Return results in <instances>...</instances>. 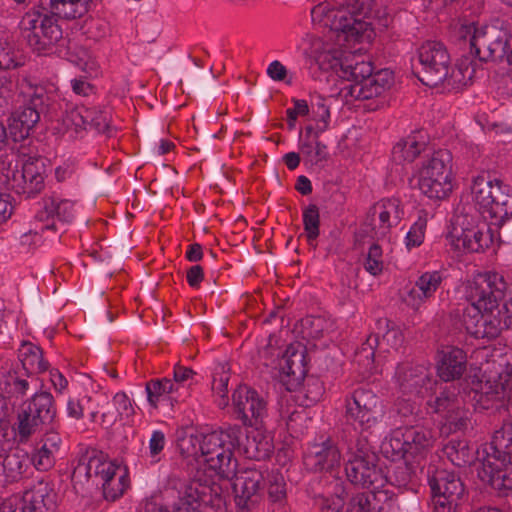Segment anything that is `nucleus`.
<instances>
[{"mask_svg":"<svg viewBox=\"0 0 512 512\" xmlns=\"http://www.w3.org/2000/svg\"><path fill=\"white\" fill-rule=\"evenodd\" d=\"M459 500V498H451L450 495L431 493L433 512H456Z\"/></svg>","mask_w":512,"mask_h":512,"instance_id":"59","label":"nucleus"},{"mask_svg":"<svg viewBox=\"0 0 512 512\" xmlns=\"http://www.w3.org/2000/svg\"><path fill=\"white\" fill-rule=\"evenodd\" d=\"M202 435H195L186 431L177 438V448L184 458L192 457L198 460L201 457Z\"/></svg>","mask_w":512,"mask_h":512,"instance_id":"43","label":"nucleus"},{"mask_svg":"<svg viewBox=\"0 0 512 512\" xmlns=\"http://www.w3.org/2000/svg\"><path fill=\"white\" fill-rule=\"evenodd\" d=\"M54 215L57 217L59 221L62 222H72L75 218V207L74 203L69 200H61L59 202H55V200H51L50 203L46 204L44 207V211L39 213V217L41 220L49 219L52 217L54 219ZM55 221L47 224L41 228L42 231L54 229Z\"/></svg>","mask_w":512,"mask_h":512,"instance_id":"34","label":"nucleus"},{"mask_svg":"<svg viewBox=\"0 0 512 512\" xmlns=\"http://www.w3.org/2000/svg\"><path fill=\"white\" fill-rule=\"evenodd\" d=\"M442 452L457 467H465L474 461V453L464 438L452 437L443 445Z\"/></svg>","mask_w":512,"mask_h":512,"instance_id":"32","label":"nucleus"},{"mask_svg":"<svg viewBox=\"0 0 512 512\" xmlns=\"http://www.w3.org/2000/svg\"><path fill=\"white\" fill-rule=\"evenodd\" d=\"M8 121L9 136L14 142L28 139L31 131L39 122L38 114L32 110L28 101L12 112Z\"/></svg>","mask_w":512,"mask_h":512,"instance_id":"22","label":"nucleus"},{"mask_svg":"<svg viewBox=\"0 0 512 512\" xmlns=\"http://www.w3.org/2000/svg\"><path fill=\"white\" fill-rule=\"evenodd\" d=\"M484 314L485 312L483 309L473 303H471V305L467 307L463 312V326L465 327L466 331L475 338H480L482 334L481 329L483 325Z\"/></svg>","mask_w":512,"mask_h":512,"instance_id":"45","label":"nucleus"},{"mask_svg":"<svg viewBox=\"0 0 512 512\" xmlns=\"http://www.w3.org/2000/svg\"><path fill=\"white\" fill-rule=\"evenodd\" d=\"M348 80L354 81V84L363 82L366 78L372 76L373 68L368 62L357 63L354 66H347L343 69Z\"/></svg>","mask_w":512,"mask_h":512,"instance_id":"57","label":"nucleus"},{"mask_svg":"<svg viewBox=\"0 0 512 512\" xmlns=\"http://www.w3.org/2000/svg\"><path fill=\"white\" fill-rule=\"evenodd\" d=\"M511 35L499 21L475 27L474 24L462 26L459 30L458 41L463 49L481 62L501 61L507 59Z\"/></svg>","mask_w":512,"mask_h":512,"instance_id":"2","label":"nucleus"},{"mask_svg":"<svg viewBox=\"0 0 512 512\" xmlns=\"http://www.w3.org/2000/svg\"><path fill=\"white\" fill-rule=\"evenodd\" d=\"M301 332L307 338L319 339L328 326V322L322 317L307 316L300 321Z\"/></svg>","mask_w":512,"mask_h":512,"instance_id":"53","label":"nucleus"},{"mask_svg":"<svg viewBox=\"0 0 512 512\" xmlns=\"http://www.w3.org/2000/svg\"><path fill=\"white\" fill-rule=\"evenodd\" d=\"M3 458V470L11 481L21 479L32 465L29 454L23 450L17 449L8 454L5 453Z\"/></svg>","mask_w":512,"mask_h":512,"instance_id":"35","label":"nucleus"},{"mask_svg":"<svg viewBox=\"0 0 512 512\" xmlns=\"http://www.w3.org/2000/svg\"><path fill=\"white\" fill-rule=\"evenodd\" d=\"M379 344L377 336L370 335L355 354V362L365 370H371L374 363V349Z\"/></svg>","mask_w":512,"mask_h":512,"instance_id":"50","label":"nucleus"},{"mask_svg":"<svg viewBox=\"0 0 512 512\" xmlns=\"http://www.w3.org/2000/svg\"><path fill=\"white\" fill-rule=\"evenodd\" d=\"M21 30L29 47L38 55L53 53L56 45L64 39L58 19L48 14H26L21 21Z\"/></svg>","mask_w":512,"mask_h":512,"instance_id":"4","label":"nucleus"},{"mask_svg":"<svg viewBox=\"0 0 512 512\" xmlns=\"http://www.w3.org/2000/svg\"><path fill=\"white\" fill-rule=\"evenodd\" d=\"M475 68L473 65V59L463 55L459 63L457 64L456 70L452 71V77L458 79L463 85H467L473 78Z\"/></svg>","mask_w":512,"mask_h":512,"instance_id":"58","label":"nucleus"},{"mask_svg":"<svg viewBox=\"0 0 512 512\" xmlns=\"http://www.w3.org/2000/svg\"><path fill=\"white\" fill-rule=\"evenodd\" d=\"M212 433H221L223 434V439H226V444H232L233 450L238 448L240 450L242 446V441H244L245 433L242 427L238 425H229L225 429H221L219 431H213Z\"/></svg>","mask_w":512,"mask_h":512,"instance_id":"61","label":"nucleus"},{"mask_svg":"<svg viewBox=\"0 0 512 512\" xmlns=\"http://www.w3.org/2000/svg\"><path fill=\"white\" fill-rule=\"evenodd\" d=\"M378 324H384L386 328L380 342L381 345L387 352L398 351L404 344V335L400 327L389 319L380 320Z\"/></svg>","mask_w":512,"mask_h":512,"instance_id":"44","label":"nucleus"},{"mask_svg":"<svg viewBox=\"0 0 512 512\" xmlns=\"http://www.w3.org/2000/svg\"><path fill=\"white\" fill-rule=\"evenodd\" d=\"M87 0H50L51 16L58 19H76L87 11Z\"/></svg>","mask_w":512,"mask_h":512,"instance_id":"36","label":"nucleus"},{"mask_svg":"<svg viewBox=\"0 0 512 512\" xmlns=\"http://www.w3.org/2000/svg\"><path fill=\"white\" fill-rule=\"evenodd\" d=\"M29 105L38 114V121L43 117L46 122H60L59 118V104L52 101L51 98L44 92H35L28 100Z\"/></svg>","mask_w":512,"mask_h":512,"instance_id":"37","label":"nucleus"},{"mask_svg":"<svg viewBox=\"0 0 512 512\" xmlns=\"http://www.w3.org/2000/svg\"><path fill=\"white\" fill-rule=\"evenodd\" d=\"M372 241L373 240L367 241L370 247L364 266L367 272L376 276L383 270L382 248L377 242Z\"/></svg>","mask_w":512,"mask_h":512,"instance_id":"56","label":"nucleus"},{"mask_svg":"<svg viewBox=\"0 0 512 512\" xmlns=\"http://www.w3.org/2000/svg\"><path fill=\"white\" fill-rule=\"evenodd\" d=\"M25 405L29 407V412L34 413L45 425L54 421L56 407L51 393L46 391L36 393L29 402L23 404V406Z\"/></svg>","mask_w":512,"mask_h":512,"instance_id":"33","label":"nucleus"},{"mask_svg":"<svg viewBox=\"0 0 512 512\" xmlns=\"http://www.w3.org/2000/svg\"><path fill=\"white\" fill-rule=\"evenodd\" d=\"M441 282L442 277L439 272H426L418 278L409 294L419 299H428L435 293Z\"/></svg>","mask_w":512,"mask_h":512,"instance_id":"42","label":"nucleus"},{"mask_svg":"<svg viewBox=\"0 0 512 512\" xmlns=\"http://www.w3.org/2000/svg\"><path fill=\"white\" fill-rule=\"evenodd\" d=\"M234 414L244 426L261 428L267 415V403L258 392L240 385L232 395Z\"/></svg>","mask_w":512,"mask_h":512,"instance_id":"10","label":"nucleus"},{"mask_svg":"<svg viewBox=\"0 0 512 512\" xmlns=\"http://www.w3.org/2000/svg\"><path fill=\"white\" fill-rule=\"evenodd\" d=\"M418 61L414 73L426 86L436 87L449 75L450 55L441 42L423 43L418 49Z\"/></svg>","mask_w":512,"mask_h":512,"instance_id":"5","label":"nucleus"},{"mask_svg":"<svg viewBox=\"0 0 512 512\" xmlns=\"http://www.w3.org/2000/svg\"><path fill=\"white\" fill-rule=\"evenodd\" d=\"M459 389L455 384L437 382V388L427 398L428 408L436 414H446L455 411L459 403Z\"/></svg>","mask_w":512,"mask_h":512,"instance_id":"26","label":"nucleus"},{"mask_svg":"<svg viewBox=\"0 0 512 512\" xmlns=\"http://www.w3.org/2000/svg\"><path fill=\"white\" fill-rule=\"evenodd\" d=\"M176 391L172 380L164 378L161 380H152L146 384L147 399L151 406L157 407L159 396L164 393H172Z\"/></svg>","mask_w":512,"mask_h":512,"instance_id":"51","label":"nucleus"},{"mask_svg":"<svg viewBox=\"0 0 512 512\" xmlns=\"http://www.w3.org/2000/svg\"><path fill=\"white\" fill-rule=\"evenodd\" d=\"M402 214L397 199H388L374 204L369 209L365 223L356 234L357 239L360 238L363 243H366V237L377 242L385 239L391 228L400 222Z\"/></svg>","mask_w":512,"mask_h":512,"instance_id":"6","label":"nucleus"},{"mask_svg":"<svg viewBox=\"0 0 512 512\" xmlns=\"http://www.w3.org/2000/svg\"><path fill=\"white\" fill-rule=\"evenodd\" d=\"M201 457L210 470L226 480H231L235 475L238 462L234 457L233 445L226 444L221 433H209L202 437Z\"/></svg>","mask_w":512,"mask_h":512,"instance_id":"8","label":"nucleus"},{"mask_svg":"<svg viewBox=\"0 0 512 512\" xmlns=\"http://www.w3.org/2000/svg\"><path fill=\"white\" fill-rule=\"evenodd\" d=\"M56 452L51 451L41 445H37L30 456L31 464L38 471H48L56 462Z\"/></svg>","mask_w":512,"mask_h":512,"instance_id":"52","label":"nucleus"},{"mask_svg":"<svg viewBox=\"0 0 512 512\" xmlns=\"http://www.w3.org/2000/svg\"><path fill=\"white\" fill-rule=\"evenodd\" d=\"M502 181L491 179L488 173L482 172L474 178L471 187L475 203L480 207L482 214L487 218V212L493 204L496 194L502 189Z\"/></svg>","mask_w":512,"mask_h":512,"instance_id":"24","label":"nucleus"},{"mask_svg":"<svg viewBox=\"0 0 512 512\" xmlns=\"http://www.w3.org/2000/svg\"><path fill=\"white\" fill-rule=\"evenodd\" d=\"M185 490L193 497L201 508L202 505L212 508H220L223 504L222 487L206 477H197L192 479L185 486Z\"/></svg>","mask_w":512,"mask_h":512,"instance_id":"21","label":"nucleus"},{"mask_svg":"<svg viewBox=\"0 0 512 512\" xmlns=\"http://www.w3.org/2000/svg\"><path fill=\"white\" fill-rule=\"evenodd\" d=\"M378 456L375 452L354 454L345 465L348 479L357 485L369 487L379 481L380 471L377 469Z\"/></svg>","mask_w":512,"mask_h":512,"instance_id":"15","label":"nucleus"},{"mask_svg":"<svg viewBox=\"0 0 512 512\" xmlns=\"http://www.w3.org/2000/svg\"><path fill=\"white\" fill-rule=\"evenodd\" d=\"M461 220L463 217L457 216L452 222V229L449 232L451 242L456 249L463 248L469 252H481L493 243V232L490 228L486 233L478 228H464V223H460Z\"/></svg>","mask_w":512,"mask_h":512,"instance_id":"16","label":"nucleus"},{"mask_svg":"<svg viewBox=\"0 0 512 512\" xmlns=\"http://www.w3.org/2000/svg\"><path fill=\"white\" fill-rule=\"evenodd\" d=\"M313 120L316 121L315 138H318L319 133L324 132L328 127V119L330 118V110L324 103H318L312 106Z\"/></svg>","mask_w":512,"mask_h":512,"instance_id":"62","label":"nucleus"},{"mask_svg":"<svg viewBox=\"0 0 512 512\" xmlns=\"http://www.w3.org/2000/svg\"><path fill=\"white\" fill-rule=\"evenodd\" d=\"M381 401L370 389L359 388L346 401L345 417L349 423L367 430L374 425L381 414Z\"/></svg>","mask_w":512,"mask_h":512,"instance_id":"9","label":"nucleus"},{"mask_svg":"<svg viewBox=\"0 0 512 512\" xmlns=\"http://www.w3.org/2000/svg\"><path fill=\"white\" fill-rule=\"evenodd\" d=\"M104 294L103 280L100 273L91 269L86 276L85 287L82 292L83 305L90 308L89 318L85 330L92 336H98L113 329L112 314L96 306L100 296Z\"/></svg>","mask_w":512,"mask_h":512,"instance_id":"7","label":"nucleus"},{"mask_svg":"<svg viewBox=\"0 0 512 512\" xmlns=\"http://www.w3.org/2000/svg\"><path fill=\"white\" fill-rule=\"evenodd\" d=\"M341 9L335 15L332 27L345 35L346 40L361 41L371 37L372 21L378 16L375 0H335Z\"/></svg>","mask_w":512,"mask_h":512,"instance_id":"3","label":"nucleus"},{"mask_svg":"<svg viewBox=\"0 0 512 512\" xmlns=\"http://www.w3.org/2000/svg\"><path fill=\"white\" fill-rule=\"evenodd\" d=\"M231 480L235 503L239 508L249 510L261 500L265 486L261 471L253 468L242 471L235 469Z\"/></svg>","mask_w":512,"mask_h":512,"instance_id":"12","label":"nucleus"},{"mask_svg":"<svg viewBox=\"0 0 512 512\" xmlns=\"http://www.w3.org/2000/svg\"><path fill=\"white\" fill-rule=\"evenodd\" d=\"M419 176L426 178L452 179V155L441 149L433 153L427 164L423 165Z\"/></svg>","mask_w":512,"mask_h":512,"instance_id":"30","label":"nucleus"},{"mask_svg":"<svg viewBox=\"0 0 512 512\" xmlns=\"http://www.w3.org/2000/svg\"><path fill=\"white\" fill-rule=\"evenodd\" d=\"M485 381L479 383L481 394L500 395L505 398L512 390V355H500L488 362Z\"/></svg>","mask_w":512,"mask_h":512,"instance_id":"13","label":"nucleus"},{"mask_svg":"<svg viewBox=\"0 0 512 512\" xmlns=\"http://www.w3.org/2000/svg\"><path fill=\"white\" fill-rule=\"evenodd\" d=\"M280 369L283 374L292 377L296 385L300 384L307 373L305 351L288 347L280 361Z\"/></svg>","mask_w":512,"mask_h":512,"instance_id":"31","label":"nucleus"},{"mask_svg":"<svg viewBox=\"0 0 512 512\" xmlns=\"http://www.w3.org/2000/svg\"><path fill=\"white\" fill-rule=\"evenodd\" d=\"M445 419L447 424L449 425L450 430L460 431L464 430L468 424V417L465 412L460 408V405L457 406L455 411H451L445 414Z\"/></svg>","mask_w":512,"mask_h":512,"instance_id":"63","label":"nucleus"},{"mask_svg":"<svg viewBox=\"0 0 512 512\" xmlns=\"http://www.w3.org/2000/svg\"><path fill=\"white\" fill-rule=\"evenodd\" d=\"M57 495L43 480L25 491L20 502L26 512H54L57 508Z\"/></svg>","mask_w":512,"mask_h":512,"instance_id":"20","label":"nucleus"},{"mask_svg":"<svg viewBox=\"0 0 512 512\" xmlns=\"http://www.w3.org/2000/svg\"><path fill=\"white\" fill-rule=\"evenodd\" d=\"M240 451L249 459L262 461L270 457L273 451L272 439L264 435L260 428L246 432L244 441L241 442Z\"/></svg>","mask_w":512,"mask_h":512,"instance_id":"28","label":"nucleus"},{"mask_svg":"<svg viewBox=\"0 0 512 512\" xmlns=\"http://www.w3.org/2000/svg\"><path fill=\"white\" fill-rule=\"evenodd\" d=\"M396 498L387 490L358 493L351 498V505L360 512H389Z\"/></svg>","mask_w":512,"mask_h":512,"instance_id":"25","label":"nucleus"},{"mask_svg":"<svg viewBox=\"0 0 512 512\" xmlns=\"http://www.w3.org/2000/svg\"><path fill=\"white\" fill-rule=\"evenodd\" d=\"M134 413L131 401L124 392L116 393L110 405L104 411L102 417L105 422L110 424L124 417L128 418Z\"/></svg>","mask_w":512,"mask_h":512,"instance_id":"39","label":"nucleus"},{"mask_svg":"<svg viewBox=\"0 0 512 512\" xmlns=\"http://www.w3.org/2000/svg\"><path fill=\"white\" fill-rule=\"evenodd\" d=\"M428 485L431 493L450 495L451 498H459L464 495L465 487L460 477L447 470H436L428 477Z\"/></svg>","mask_w":512,"mask_h":512,"instance_id":"27","label":"nucleus"},{"mask_svg":"<svg viewBox=\"0 0 512 512\" xmlns=\"http://www.w3.org/2000/svg\"><path fill=\"white\" fill-rule=\"evenodd\" d=\"M21 177L23 181L34 183V191H41L44 187V177L42 173L37 170L34 162L27 161L23 165Z\"/></svg>","mask_w":512,"mask_h":512,"instance_id":"60","label":"nucleus"},{"mask_svg":"<svg viewBox=\"0 0 512 512\" xmlns=\"http://www.w3.org/2000/svg\"><path fill=\"white\" fill-rule=\"evenodd\" d=\"M173 512H201L199 504L184 490L177 502L174 503Z\"/></svg>","mask_w":512,"mask_h":512,"instance_id":"64","label":"nucleus"},{"mask_svg":"<svg viewBox=\"0 0 512 512\" xmlns=\"http://www.w3.org/2000/svg\"><path fill=\"white\" fill-rule=\"evenodd\" d=\"M425 149V142H419L416 140L415 136H409L396 143L393 147L392 154L395 161L413 162Z\"/></svg>","mask_w":512,"mask_h":512,"instance_id":"40","label":"nucleus"},{"mask_svg":"<svg viewBox=\"0 0 512 512\" xmlns=\"http://www.w3.org/2000/svg\"><path fill=\"white\" fill-rule=\"evenodd\" d=\"M496 311L497 315L494 312H485L480 338L495 339L503 329H507L504 326L503 311Z\"/></svg>","mask_w":512,"mask_h":512,"instance_id":"47","label":"nucleus"},{"mask_svg":"<svg viewBox=\"0 0 512 512\" xmlns=\"http://www.w3.org/2000/svg\"><path fill=\"white\" fill-rule=\"evenodd\" d=\"M418 186L425 196L433 200H443L447 198L453 189L452 179H430L425 176H419Z\"/></svg>","mask_w":512,"mask_h":512,"instance_id":"38","label":"nucleus"},{"mask_svg":"<svg viewBox=\"0 0 512 512\" xmlns=\"http://www.w3.org/2000/svg\"><path fill=\"white\" fill-rule=\"evenodd\" d=\"M340 452L336 444L328 438L322 443L315 444L311 451L305 454L304 464L312 472H332L340 466Z\"/></svg>","mask_w":512,"mask_h":512,"instance_id":"19","label":"nucleus"},{"mask_svg":"<svg viewBox=\"0 0 512 512\" xmlns=\"http://www.w3.org/2000/svg\"><path fill=\"white\" fill-rule=\"evenodd\" d=\"M506 282L497 273L479 275L470 285L468 300L484 312H495L505 296Z\"/></svg>","mask_w":512,"mask_h":512,"instance_id":"11","label":"nucleus"},{"mask_svg":"<svg viewBox=\"0 0 512 512\" xmlns=\"http://www.w3.org/2000/svg\"><path fill=\"white\" fill-rule=\"evenodd\" d=\"M106 500L114 501L120 497L129 485L125 474L117 475V470H111L100 483Z\"/></svg>","mask_w":512,"mask_h":512,"instance_id":"41","label":"nucleus"},{"mask_svg":"<svg viewBox=\"0 0 512 512\" xmlns=\"http://www.w3.org/2000/svg\"><path fill=\"white\" fill-rule=\"evenodd\" d=\"M303 224L308 241L315 240L319 236L320 216L319 208L310 204L303 212Z\"/></svg>","mask_w":512,"mask_h":512,"instance_id":"54","label":"nucleus"},{"mask_svg":"<svg viewBox=\"0 0 512 512\" xmlns=\"http://www.w3.org/2000/svg\"><path fill=\"white\" fill-rule=\"evenodd\" d=\"M268 496L272 502L282 503L286 499V481L279 471H272L269 476Z\"/></svg>","mask_w":512,"mask_h":512,"instance_id":"55","label":"nucleus"},{"mask_svg":"<svg viewBox=\"0 0 512 512\" xmlns=\"http://www.w3.org/2000/svg\"><path fill=\"white\" fill-rule=\"evenodd\" d=\"M84 106H75L70 109H66L64 115L60 118V122L63 125V128L55 127L58 130V133H65L68 130H74L78 132L79 130H86L85 120L82 110Z\"/></svg>","mask_w":512,"mask_h":512,"instance_id":"46","label":"nucleus"},{"mask_svg":"<svg viewBox=\"0 0 512 512\" xmlns=\"http://www.w3.org/2000/svg\"><path fill=\"white\" fill-rule=\"evenodd\" d=\"M111 470H117V468L111 462L106 461L102 453L89 457L83 456L72 472L71 481L74 486H82L89 481L93 485L99 486Z\"/></svg>","mask_w":512,"mask_h":512,"instance_id":"18","label":"nucleus"},{"mask_svg":"<svg viewBox=\"0 0 512 512\" xmlns=\"http://www.w3.org/2000/svg\"><path fill=\"white\" fill-rule=\"evenodd\" d=\"M18 414V433L21 438H28L31 436L39 426L45 425L42 420L38 419L34 413L29 412V407L26 405Z\"/></svg>","mask_w":512,"mask_h":512,"instance_id":"49","label":"nucleus"},{"mask_svg":"<svg viewBox=\"0 0 512 512\" xmlns=\"http://www.w3.org/2000/svg\"><path fill=\"white\" fill-rule=\"evenodd\" d=\"M399 384L406 395L426 398L437 388V378L424 365H403L399 369Z\"/></svg>","mask_w":512,"mask_h":512,"instance_id":"14","label":"nucleus"},{"mask_svg":"<svg viewBox=\"0 0 512 512\" xmlns=\"http://www.w3.org/2000/svg\"><path fill=\"white\" fill-rule=\"evenodd\" d=\"M349 93L355 99L367 100L381 94L379 83L371 76L363 82L352 84Z\"/></svg>","mask_w":512,"mask_h":512,"instance_id":"48","label":"nucleus"},{"mask_svg":"<svg viewBox=\"0 0 512 512\" xmlns=\"http://www.w3.org/2000/svg\"><path fill=\"white\" fill-rule=\"evenodd\" d=\"M494 198L486 215L490 218L492 225L502 228L509 221V217H512V191L502 185V189Z\"/></svg>","mask_w":512,"mask_h":512,"instance_id":"29","label":"nucleus"},{"mask_svg":"<svg viewBox=\"0 0 512 512\" xmlns=\"http://www.w3.org/2000/svg\"><path fill=\"white\" fill-rule=\"evenodd\" d=\"M484 452L478 477L499 495L506 496L512 490V423H504L494 432Z\"/></svg>","mask_w":512,"mask_h":512,"instance_id":"1","label":"nucleus"},{"mask_svg":"<svg viewBox=\"0 0 512 512\" xmlns=\"http://www.w3.org/2000/svg\"><path fill=\"white\" fill-rule=\"evenodd\" d=\"M402 438L400 449L405 463H408L410 459L419 463L430 452L434 443L432 431L423 426L405 428Z\"/></svg>","mask_w":512,"mask_h":512,"instance_id":"17","label":"nucleus"},{"mask_svg":"<svg viewBox=\"0 0 512 512\" xmlns=\"http://www.w3.org/2000/svg\"><path fill=\"white\" fill-rule=\"evenodd\" d=\"M466 362V354L460 348L443 351L437 363V375L446 384L459 380L466 370Z\"/></svg>","mask_w":512,"mask_h":512,"instance_id":"23","label":"nucleus"}]
</instances>
